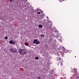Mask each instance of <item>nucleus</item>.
Returning a JSON list of instances; mask_svg holds the SVG:
<instances>
[{
	"label": "nucleus",
	"mask_w": 79,
	"mask_h": 79,
	"mask_svg": "<svg viewBox=\"0 0 79 79\" xmlns=\"http://www.w3.org/2000/svg\"><path fill=\"white\" fill-rule=\"evenodd\" d=\"M33 44H36V43L35 42H33Z\"/></svg>",
	"instance_id": "nucleus-22"
},
{
	"label": "nucleus",
	"mask_w": 79,
	"mask_h": 79,
	"mask_svg": "<svg viewBox=\"0 0 79 79\" xmlns=\"http://www.w3.org/2000/svg\"><path fill=\"white\" fill-rule=\"evenodd\" d=\"M62 54V53L61 51L58 52L56 53L55 54V55H56V57L58 58V57L56 56H61V55Z\"/></svg>",
	"instance_id": "nucleus-3"
},
{
	"label": "nucleus",
	"mask_w": 79,
	"mask_h": 79,
	"mask_svg": "<svg viewBox=\"0 0 79 79\" xmlns=\"http://www.w3.org/2000/svg\"><path fill=\"white\" fill-rule=\"evenodd\" d=\"M76 79H79V77L76 78Z\"/></svg>",
	"instance_id": "nucleus-25"
},
{
	"label": "nucleus",
	"mask_w": 79,
	"mask_h": 79,
	"mask_svg": "<svg viewBox=\"0 0 79 79\" xmlns=\"http://www.w3.org/2000/svg\"><path fill=\"white\" fill-rule=\"evenodd\" d=\"M23 2H25V1L24 0H23Z\"/></svg>",
	"instance_id": "nucleus-26"
},
{
	"label": "nucleus",
	"mask_w": 79,
	"mask_h": 79,
	"mask_svg": "<svg viewBox=\"0 0 79 79\" xmlns=\"http://www.w3.org/2000/svg\"><path fill=\"white\" fill-rule=\"evenodd\" d=\"M5 39H6V40H7V39H8V37L7 36H6L5 37Z\"/></svg>",
	"instance_id": "nucleus-16"
},
{
	"label": "nucleus",
	"mask_w": 79,
	"mask_h": 79,
	"mask_svg": "<svg viewBox=\"0 0 79 79\" xmlns=\"http://www.w3.org/2000/svg\"><path fill=\"white\" fill-rule=\"evenodd\" d=\"M35 60H39V57H38L37 56L36 57H35Z\"/></svg>",
	"instance_id": "nucleus-15"
},
{
	"label": "nucleus",
	"mask_w": 79,
	"mask_h": 79,
	"mask_svg": "<svg viewBox=\"0 0 79 79\" xmlns=\"http://www.w3.org/2000/svg\"><path fill=\"white\" fill-rule=\"evenodd\" d=\"M41 37H44L45 35H41Z\"/></svg>",
	"instance_id": "nucleus-17"
},
{
	"label": "nucleus",
	"mask_w": 79,
	"mask_h": 79,
	"mask_svg": "<svg viewBox=\"0 0 79 79\" xmlns=\"http://www.w3.org/2000/svg\"><path fill=\"white\" fill-rule=\"evenodd\" d=\"M40 77H38V79H40Z\"/></svg>",
	"instance_id": "nucleus-24"
},
{
	"label": "nucleus",
	"mask_w": 79,
	"mask_h": 79,
	"mask_svg": "<svg viewBox=\"0 0 79 79\" xmlns=\"http://www.w3.org/2000/svg\"><path fill=\"white\" fill-rule=\"evenodd\" d=\"M9 43L10 44H12L13 43V40L10 41H9Z\"/></svg>",
	"instance_id": "nucleus-8"
},
{
	"label": "nucleus",
	"mask_w": 79,
	"mask_h": 79,
	"mask_svg": "<svg viewBox=\"0 0 79 79\" xmlns=\"http://www.w3.org/2000/svg\"><path fill=\"white\" fill-rule=\"evenodd\" d=\"M51 36L52 37H55V34H52V35Z\"/></svg>",
	"instance_id": "nucleus-13"
},
{
	"label": "nucleus",
	"mask_w": 79,
	"mask_h": 79,
	"mask_svg": "<svg viewBox=\"0 0 79 79\" xmlns=\"http://www.w3.org/2000/svg\"><path fill=\"white\" fill-rule=\"evenodd\" d=\"M37 14H39V15H40V12H37Z\"/></svg>",
	"instance_id": "nucleus-23"
},
{
	"label": "nucleus",
	"mask_w": 79,
	"mask_h": 79,
	"mask_svg": "<svg viewBox=\"0 0 79 79\" xmlns=\"http://www.w3.org/2000/svg\"><path fill=\"white\" fill-rule=\"evenodd\" d=\"M64 0H63V1H64Z\"/></svg>",
	"instance_id": "nucleus-28"
},
{
	"label": "nucleus",
	"mask_w": 79,
	"mask_h": 79,
	"mask_svg": "<svg viewBox=\"0 0 79 79\" xmlns=\"http://www.w3.org/2000/svg\"><path fill=\"white\" fill-rule=\"evenodd\" d=\"M75 58H76V56H75Z\"/></svg>",
	"instance_id": "nucleus-27"
},
{
	"label": "nucleus",
	"mask_w": 79,
	"mask_h": 79,
	"mask_svg": "<svg viewBox=\"0 0 79 79\" xmlns=\"http://www.w3.org/2000/svg\"><path fill=\"white\" fill-rule=\"evenodd\" d=\"M10 51L12 52V53H15L16 52V49L11 48Z\"/></svg>",
	"instance_id": "nucleus-6"
},
{
	"label": "nucleus",
	"mask_w": 79,
	"mask_h": 79,
	"mask_svg": "<svg viewBox=\"0 0 79 79\" xmlns=\"http://www.w3.org/2000/svg\"><path fill=\"white\" fill-rule=\"evenodd\" d=\"M71 72L73 73H74V74H76V73H77V69H72Z\"/></svg>",
	"instance_id": "nucleus-5"
},
{
	"label": "nucleus",
	"mask_w": 79,
	"mask_h": 79,
	"mask_svg": "<svg viewBox=\"0 0 79 79\" xmlns=\"http://www.w3.org/2000/svg\"><path fill=\"white\" fill-rule=\"evenodd\" d=\"M79 73H77V74H76L75 75V77L76 78L79 77Z\"/></svg>",
	"instance_id": "nucleus-7"
},
{
	"label": "nucleus",
	"mask_w": 79,
	"mask_h": 79,
	"mask_svg": "<svg viewBox=\"0 0 79 79\" xmlns=\"http://www.w3.org/2000/svg\"><path fill=\"white\" fill-rule=\"evenodd\" d=\"M36 44H40V42H39L38 41L36 42Z\"/></svg>",
	"instance_id": "nucleus-14"
},
{
	"label": "nucleus",
	"mask_w": 79,
	"mask_h": 79,
	"mask_svg": "<svg viewBox=\"0 0 79 79\" xmlns=\"http://www.w3.org/2000/svg\"><path fill=\"white\" fill-rule=\"evenodd\" d=\"M46 26L49 29H50V28L52 27V22H48V23H47Z\"/></svg>",
	"instance_id": "nucleus-2"
},
{
	"label": "nucleus",
	"mask_w": 79,
	"mask_h": 79,
	"mask_svg": "<svg viewBox=\"0 0 79 79\" xmlns=\"http://www.w3.org/2000/svg\"><path fill=\"white\" fill-rule=\"evenodd\" d=\"M38 41V40H37V39H35L34 40V42H37Z\"/></svg>",
	"instance_id": "nucleus-12"
},
{
	"label": "nucleus",
	"mask_w": 79,
	"mask_h": 79,
	"mask_svg": "<svg viewBox=\"0 0 79 79\" xmlns=\"http://www.w3.org/2000/svg\"><path fill=\"white\" fill-rule=\"evenodd\" d=\"M39 28H42V27H43V26L42 25H39Z\"/></svg>",
	"instance_id": "nucleus-9"
},
{
	"label": "nucleus",
	"mask_w": 79,
	"mask_h": 79,
	"mask_svg": "<svg viewBox=\"0 0 79 79\" xmlns=\"http://www.w3.org/2000/svg\"><path fill=\"white\" fill-rule=\"evenodd\" d=\"M5 18H2V19H1L4 21V20H5Z\"/></svg>",
	"instance_id": "nucleus-18"
},
{
	"label": "nucleus",
	"mask_w": 79,
	"mask_h": 79,
	"mask_svg": "<svg viewBox=\"0 0 79 79\" xmlns=\"http://www.w3.org/2000/svg\"><path fill=\"white\" fill-rule=\"evenodd\" d=\"M19 53H20L21 55H25L26 54V52L25 50L23 49H20L19 50Z\"/></svg>",
	"instance_id": "nucleus-1"
},
{
	"label": "nucleus",
	"mask_w": 79,
	"mask_h": 79,
	"mask_svg": "<svg viewBox=\"0 0 79 79\" xmlns=\"http://www.w3.org/2000/svg\"><path fill=\"white\" fill-rule=\"evenodd\" d=\"M49 42H53V39H51L49 40Z\"/></svg>",
	"instance_id": "nucleus-11"
},
{
	"label": "nucleus",
	"mask_w": 79,
	"mask_h": 79,
	"mask_svg": "<svg viewBox=\"0 0 79 79\" xmlns=\"http://www.w3.org/2000/svg\"><path fill=\"white\" fill-rule=\"evenodd\" d=\"M25 44L26 46H28V45H29V44H28V43H25Z\"/></svg>",
	"instance_id": "nucleus-10"
},
{
	"label": "nucleus",
	"mask_w": 79,
	"mask_h": 79,
	"mask_svg": "<svg viewBox=\"0 0 79 79\" xmlns=\"http://www.w3.org/2000/svg\"><path fill=\"white\" fill-rule=\"evenodd\" d=\"M9 1H10V3H11L12 2H13V0H9Z\"/></svg>",
	"instance_id": "nucleus-20"
},
{
	"label": "nucleus",
	"mask_w": 79,
	"mask_h": 79,
	"mask_svg": "<svg viewBox=\"0 0 79 79\" xmlns=\"http://www.w3.org/2000/svg\"><path fill=\"white\" fill-rule=\"evenodd\" d=\"M15 43H16V41H15V42H13V44H14V45H15Z\"/></svg>",
	"instance_id": "nucleus-21"
},
{
	"label": "nucleus",
	"mask_w": 79,
	"mask_h": 79,
	"mask_svg": "<svg viewBox=\"0 0 79 79\" xmlns=\"http://www.w3.org/2000/svg\"><path fill=\"white\" fill-rule=\"evenodd\" d=\"M59 0V2H63V0Z\"/></svg>",
	"instance_id": "nucleus-19"
},
{
	"label": "nucleus",
	"mask_w": 79,
	"mask_h": 79,
	"mask_svg": "<svg viewBox=\"0 0 79 79\" xmlns=\"http://www.w3.org/2000/svg\"><path fill=\"white\" fill-rule=\"evenodd\" d=\"M56 61L59 63V64H60V65H62V63L61 61V58L60 57H58L56 60Z\"/></svg>",
	"instance_id": "nucleus-4"
}]
</instances>
